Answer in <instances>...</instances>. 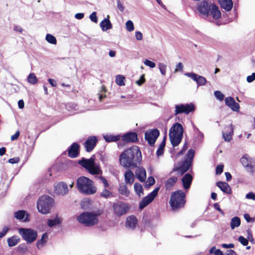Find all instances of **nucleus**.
<instances>
[{
	"instance_id": "nucleus-1",
	"label": "nucleus",
	"mask_w": 255,
	"mask_h": 255,
	"mask_svg": "<svg viewBox=\"0 0 255 255\" xmlns=\"http://www.w3.org/2000/svg\"><path fill=\"white\" fill-rule=\"evenodd\" d=\"M122 166L126 168L135 167L141 160V153L136 146H133L125 150L119 157Z\"/></svg>"
},
{
	"instance_id": "nucleus-2",
	"label": "nucleus",
	"mask_w": 255,
	"mask_h": 255,
	"mask_svg": "<svg viewBox=\"0 0 255 255\" xmlns=\"http://www.w3.org/2000/svg\"><path fill=\"white\" fill-rule=\"evenodd\" d=\"M197 9L201 14L206 17L209 14L212 15L215 19H218L221 16V13L218 7L206 0H203L200 2L197 5Z\"/></svg>"
},
{
	"instance_id": "nucleus-3",
	"label": "nucleus",
	"mask_w": 255,
	"mask_h": 255,
	"mask_svg": "<svg viewBox=\"0 0 255 255\" xmlns=\"http://www.w3.org/2000/svg\"><path fill=\"white\" fill-rule=\"evenodd\" d=\"M76 185L78 190L86 195H93L97 190L94 182L85 176H81L77 179Z\"/></svg>"
},
{
	"instance_id": "nucleus-4",
	"label": "nucleus",
	"mask_w": 255,
	"mask_h": 255,
	"mask_svg": "<svg viewBox=\"0 0 255 255\" xmlns=\"http://www.w3.org/2000/svg\"><path fill=\"white\" fill-rule=\"evenodd\" d=\"M183 134L182 126L178 123L174 124L169 130V138L170 142L173 146L178 145L181 142Z\"/></svg>"
},
{
	"instance_id": "nucleus-5",
	"label": "nucleus",
	"mask_w": 255,
	"mask_h": 255,
	"mask_svg": "<svg viewBox=\"0 0 255 255\" xmlns=\"http://www.w3.org/2000/svg\"><path fill=\"white\" fill-rule=\"evenodd\" d=\"M79 164L85 168L92 175H101L102 170L99 165L95 162V158L91 157L89 159L82 158L78 162Z\"/></svg>"
},
{
	"instance_id": "nucleus-6",
	"label": "nucleus",
	"mask_w": 255,
	"mask_h": 255,
	"mask_svg": "<svg viewBox=\"0 0 255 255\" xmlns=\"http://www.w3.org/2000/svg\"><path fill=\"white\" fill-rule=\"evenodd\" d=\"M185 203V195L182 190L173 193L171 195L170 204L172 210H175L183 207Z\"/></svg>"
},
{
	"instance_id": "nucleus-7",
	"label": "nucleus",
	"mask_w": 255,
	"mask_h": 255,
	"mask_svg": "<svg viewBox=\"0 0 255 255\" xmlns=\"http://www.w3.org/2000/svg\"><path fill=\"white\" fill-rule=\"evenodd\" d=\"M53 199L48 195L40 197L37 203L38 211L43 214L48 213L53 206Z\"/></svg>"
},
{
	"instance_id": "nucleus-8",
	"label": "nucleus",
	"mask_w": 255,
	"mask_h": 255,
	"mask_svg": "<svg viewBox=\"0 0 255 255\" xmlns=\"http://www.w3.org/2000/svg\"><path fill=\"white\" fill-rule=\"evenodd\" d=\"M77 220L88 227L92 226L98 222L97 215L93 213H83L77 217Z\"/></svg>"
},
{
	"instance_id": "nucleus-9",
	"label": "nucleus",
	"mask_w": 255,
	"mask_h": 255,
	"mask_svg": "<svg viewBox=\"0 0 255 255\" xmlns=\"http://www.w3.org/2000/svg\"><path fill=\"white\" fill-rule=\"evenodd\" d=\"M18 233L28 244L33 242L37 236V232L31 229L19 228Z\"/></svg>"
},
{
	"instance_id": "nucleus-10",
	"label": "nucleus",
	"mask_w": 255,
	"mask_h": 255,
	"mask_svg": "<svg viewBox=\"0 0 255 255\" xmlns=\"http://www.w3.org/2000/svg\"><path fill=\"white\" fill-rule=\"evenodd\" d=\"M194 154V150L193 149H190L188 150V153L186 155L185 160L183 162L181 165L178 168L179 172L183 174L189 169L191 165Z\"/></svg>"
},
{
	"instance_id": "nucleus-11",
	"label": "nucleus",
	"mask_w": 255,
	"mask_h": 255,
	"mask_svg": "<svg viewBox=\"0 0 255 255\" xmlns=\"http://www.w3.org/2000/svg\"><path fill=\"white\" fill-rule=\"evenodd\" d=\"M241 162L246 170L253 174L255 171V161L249 156L246 155L241 159Z\"/></svg>"
},
{
	"instance_id": "nucleus-12",
	"label": "nucleus",
	"mask_w": 255,
	"mask_h": 255,
	"mask_svg": "<svg viewBox=\"0 0 255 255\" xmlns=\"http://www.w3.org/2000/svg\"><path fill=\"white\" fill-rule=\"evenodd\" d=\"M174 115L181 114H188L195 110L194 105L192 104H179L175 106Z\"/></svg>"
},
{
	"instance_id": "nucleus-13",
	"label": "nucleus",
	"mask_w": 255,
	"mask_h": 255,
	"mask_svg": "<svg viewBox=\"0 0 255 255\" xmlns=\"http://www.w3.org/2000/svg\"><path fill=\"white\" fill-rule=\"evenodd\" d=\"M159 135L157 129H152L146 131L145 133V139L151 146L154 145L155 141Z\"/></svg>"
},
{
	"instance_id": "nucleus-14",
	"label": "nucleus",
	"mask_w": 255,
	"mask_h": 255,
	"mask_svg": "<svg viewBox=\"0 0 255 255\" xmlns=\"http://www.w3.org/2000/svg\"><path fill=\"white\" fill-rule=\"evenodd\" d=\"M159 187H156L154 190L145 197L140 202L139 204V209H142L145 207L148 204L151 202L155 197L157 196L159 191Z\"/></svg>"
},
{
	"instance_id": "nucleus-15",
	"label": "nucleus",
	"mask_w": 255,
	"mask_h": 255,
	"mask_svg": "<svg viewBox=\"0 0 255 255\" xmlns=\"http://www.w3.org/2000/svg\"><path fill=\"white\" fill-rule=\"evenodd\" d=\"M113 209L118 216H121L128 212L129 207L127 204L119 202L113 204Z\"/></svg>"
},
{
	"instance_id": "nucleus-16",
	"label": "nucleus",
	"mask_w": 255,
	"mask_h": 255,
	"mask_svg": "<svg viewBox=\"0 0 255 255\" xmlns=\"http://www.w3.org/2000/svg\"><path fill=\"white\" fill-rule=\"evenodd\" d=\"M68 191L67 185L64 182H59L54 186V193L57 195L64 196Z\"/></svg>"
},
{
	"instance_id": "nucleus-17",
	"label": "nucleus",
	"mask_w": 255,
	"mask_h": 255,
	"mask_svg": "<svg viewBox=\"0 0 255 255\" xmlns=\"http://www.w3.org/2000/svg\"><path fill=\"white\" fill-rule=\"evenodd\" d=\"M184 75L195 81L198 86L205 85L206 83V80L204 77L195 73H186Z\"/></svg>"
},
{
	"instance_id": "nucleus-18",
	"label": "nucleus",
	"mask_w": 255,
	"mask_h": 255,
	"mask_svg": "<svg viewBox=\"0 0 255 255\" xmlns=\"http://www.w3.org/2000/svg\"><path fill=\"white\" fill-rule=\"evenodd\" d=\"M97 138L96 136H90L87 138L84 145L86 150L88 152L91 151L96 145Z\"/></svg>"
},
{
	"instance_id": "nucleus-19",
	"label": "nucleus",
	"mask_w": 255,
	"mask_h": 255,
	"mask_svg": "<svg viewBox=\"0 0 255 255\" xmlns=\"http://www.w3.org/2000/svg\"><path fill=\"white\" fill-rule=\"evenodd\" d=\"M225 103L234 111H238L240 109L239 104L236 103L234 99L231 97H227L225 100Z\"/></svg>"
},
{
	"instance_id": "nucleus-20",
	"label": "nucleus",
	"mask_w": 255,
	"mask_h": 255,
	"mask_svg": "<svg viewBox=\"0 0 255 255\" xmlns=\"http://www.w3.org/2000/svg\"><path fill=\"white\" fill-rule=\"evenodd\" d=\"M122 140L126 142H134L137 140V135L135 132H129L122 136Z\"/></svg>"
},
{
	"instance_id": "nucleus-21",
	"label": "nucleus",
	"mask_w": 255,
	"mask_h": 255,
	"mask_svg": "<svg viewBox=\"0 0 255 255\" xmlns=\"http://www.w3.org/2000/svg\"><path fill=\"white\" fill-rule=\"evenodd\" d=\"M225 130L226 132L224 131L222 132L223 137L225 141H229L231 139L233 134V126L231 124L230 125L226 127L225 128Z\"/></svg>"
},
{
	"instance_id": "nucleus-22",
	"label": "nucleus",
	"mask_w": 255,
	"mask_h": 255,
	"mask_svg": "<svg viewBox=\"0 0 255 255\" xmlns=\"http://www.w3.org/2000/svg\"><path fill=\"white\" fill-rule=\"evenodd\" d=\"M79 145L76 142L73 143L68 149V155L71 158L77 157L79 154Z\"/></svg>"
},
{
	"instance_id": "nucleus-23",
	"label": "nucleus",
	"mask_w": 255,
	"mask_h": 255,
	"mask_svg": "<svg viewBox=\"0 0 255 255\" xmlns=\"http://www.w3.org/2000/svg\"><path fill=\"white\" fill-rule=\"evenodd\" d=\"M135 173L137 178L140 182H144L146 177V170L142 167H138L136 168Z\"/></svg>"
},
{
	"instance_id": "nucleus-24",
	"label": "nucleus",
	"mask_w": 255,
	"mask_h": 255,
	"mask_svg": "<svg viewBox=\"0 0 255 255\" xmlns=\"http://www.w3.org/2000/svg\"><path fill=\"white\" fill-rule=\"evenodd\" d=\"M216 185L224 193L227 194H231L232 193L231 188L227 182L219 181L217 182Z\"/></svg>"
},
{
	"instance_id": "nucleus-25",
	"label": "nucleus",
	"mask_w": 255,
	"mask_h": 255,
	"mask_svg": "<svg viewBox=\"0 0 255 255\" xmlns=\"http://www.w3.org/2000/svg\"><path fill=\"white\" fill-rule=\"evenodd\" d=\"M100 25L103 31L112 28L113 26L109 20V15H108L107 18H105L101 22Z\"/></svg>"
},
{
	"instance_id": "nucleus-26",
	"label": "nucleus",
	"mask_w": 255,
	"mask_h": 255,
	"mask_svg": "<svg viewBox=\"0 0 255 255\" xmlns=\"http://www.w3.org/2000/svg\"><path fill=\"white\" fill-rule=\"evenodd\" d=\"M192 181V176L189 173H187L183 177L182 181L183 185L185 189H188L191 185Z\"/></svg>"
},
{
	"instance_id": "nucleus-27",
	"label": "nucleus",
	"mask_w": 255,
	"mask_h": 255,
	"mask_svg": "<svg viewBox=\"0 0 255 255\" xmlns=\"http://www.w3.org/2000/svg\"><path fill=\"white\" fill-rule=\"evenodd\" d=\"M124 177L126 183L130 185L133 183L135 179L134 175L130 170H128L125 172Z\"/></svg>"
},
{
	"instance_id": "nucleus-28",
	"label": "nucleus",
	"mask_w": 255,
	"mask_h": 255,
	"mask_svg": "<svg viewBox=\"0 0 255 255\" xmlns=\"http://www.w3.org/2000/svg\"><path fill=\"white\" fill-rule=\"evenodd\" d=\"M137 220L134 216H129L127 218L126 226L131 229H134L137 225Z\"/></svg>"
},
{
	"instance_id": "nucleus-29",
	"label": "nucleus",
	"mask_w": 255,
	"mask_h": 255,
	"mask_svg": "<svg viewBox=\"0 0 255 255\" xmlns=\"http://www.w3.org/2000/svg\"><path fill=\"white\" fill-rule=\"evenodd\" d=\"M14 217L17 220L22 221H27L28 214L24 210H19L14 213Z\"/></svg>"
},
{
	"instance_id": "nucleus-30",
	"label": "nucleus",
	"mask_w": 255,
	"mask_h": 255,
	"mask_svg": "<svg viewBox=\"0 0 255 255\" xmlns=\"http://www.w3.org/2000/svg\"><path fill=\"white\" fill-rule=\"evenodd\" d=\"M221 7L227 11H230L233 7L232 0H218Z\"/></svg>"
},
{
	"instance_id": "nucleus-31",
	"label": "nucleus",
	"mask_w": 255,
	"mask_h": 255,
	"mask_svg": "<svg viewBox=\"0 0 255 255\" xmlns=\"http://www.w3.org/2000/svg\"><path fill=\"white\" fill-rule=\"evenodd\" d=\"M62 222V219L61 217L56 215L53 219H49L47 221V225L48 227L52 228L54 226L59 225Z\"/></svg>"
},
{
	"instance_id": "nucleus-32",
	"label": "nucleus",
	"mask_w": 255,
	"mask_h": 255,
	"mask_svg": "<svg viewBox=\"0 0 255 255\" xmlns=\"http://www.w3.org/2000/svg\"><path fill=\"white\" fill-rule=\"evenodd\" d=\"M48 238V235L47 233L43 234L40 240H39L37 243L36 246L38 249L42 248L46 243Z\"/></svg>"
},
{
	"instance_id": "nucleus-33",
	"label": "nucleus",
	"mask_w": 255,
	"mask_h": 255,
	"mask_svg": "<svg viewBox=\"0 0 255 255\" xmlns=\"http://www.w3.org/2000/svg\"><path fill=\"white\" fill-rule=\"evenodd\" d=\"M177 181V177H173L168 179L165 182V187L167 190H170Z\"/></svg>"
},
{
	"instance_id": "nucleus-34",
	"label": "nucleus",
	"mask_w": 255,
	"mask_h": 255,
	"mask_svg": "<svg viewBox=\"0 0 255 255\" xmlns=\"http://www.w3.org/2000/svg\"><path fill=\"white\" fill-rule=\"evenodd\" d=\"M8 245L10 247L16 246L20 241V238L16 236H13L7 239Z\"/></svg>"
},
{
	"instance_id": "nucleus-35",
	"label": "nucleus",
	"mask_w": 255,
	"mask_h": 255,
	"mask_svg": "<svg viewBox=\"0 0 255 255\" xmlns=\"http://www.w3.org/2000/svg\"><path fill=\"white\" fill-rule=\"evenodd\" d=\"M241 225V220L238 217H234L231 219L230 226L232 230L238 227Z\"/></svg>"
},
{
	"instance_id": "nucleus-36",
	"label": "nucleus",
	"mask_w": 255,
	"mask_h": 255,
	"mask_svg": "<svg viewBox=\"0 0 255 255\" xmlns=\"http://www.w3.org/2000/svg\"><path fill=\"white\" fill-rule=\"evenodd\" d=\"M119 192L121 194L128 197L129 194V191L127 186L124 184H121L119 186Z\"/></svg>"
},
{
	"instance_id": "nucleus-37",
	"label": "nucleus",
	"mask_w": 255,
	"mask_h": 255,
	"mask_svg": "<svg viewBox=\"0 0 255 255\" xmlns=\"http://www.w3.org/2000/svg\"><path fill=\"white\" fill-rule=\"evenodd\" d=\"M104 138L107 142L116 141L120 139V135H105Z\"/></svg>"
},
{
	"instance_id": "nucleus-38",
	"label": "nucleus",
	"mask_w": 255,
	"mask_h": 255,
	"mask_svg": "<svg viewBox=\"0 0 255 255\" xmlns=\"http://www.w3.org/2000/svg\"><path fill=\"white\" fill-rule=\"evenodd\" d=\"M108 188H104L100 193L101 197L107 199L112 196V193L108 189Z\"/></svg>"
},
{
	"instance_id": "nucleus-39",
	"label": "nucleus",
	"mask_w": 255,
	"mask_h": 255,
	"mask_svg": "<svg viewBox=\"0 0 255 255\" xmlns=\"http://www.w3.org/2000/svg\"><path fill=\"white\" fill-rule=\"evenodd\" d=\"M165 146V137H164L163 140L160 144L159 147L156 151L158 156L161 155L163 153L164 148Z\"/></svg>"
},
{
	"instance_id": "nucleus-40",
	"label": "nucleus",
	"mask_w": 255,
	"mask_h": 255,
	"mask_svg": "<svg viewBox=\"0 0 255 255\" xmlns=\"http://www.w3.org/2000/svg\"><path fill=\"white\" fill-rule=\"evenodd\" d=\"M46 40L51 44L55 45L57 43L56 38L51 34H47L45 37Z\"/></svg>"
},
{
	"instance_id": "nucleus-41",
	"label": "nucleus",
	"mask_w": 255,
	"mask_h": 255,
	"mask_svg": "<svg viewBox=\"0 0 255 255\" xmlns=\"http://www.w3.org/2000/svg\"><path fill=\"white\" fill-rule=\"evenodd\" d=\"M37 78L34 73H30L27 77V81L31 84L34 85L37 82Z\"/></svg>"
},
{
	"instance_id": "nucleus-42",
	"label": "nucleus",
	"mask_w": 255,
	"mask_h": 255,
	"mask_svg": "<svg viewBox=\"0 0 255 255\" xmlns=\"http://www.w3.org/2000/svg\"><path fill=\"white\" fill-rule=\"evenodd\" d=\"M125 79V78L124 76L118 75L116 77V82L118 85L120 86H124L125 85L124 82Z\"/></svg>"
},
{
	"instance_id": "nucleus-43",
	"label": "nucleus",
	"mask_w": 255,
	"mask_h": 255,
	"mask_svg": "<svg viewBox=\"0 0 255 255\" xmlns=\"http://www.w3.org/2000/svg\"><path fill=\"white\" fill-rule=\"evenodd\" d=\"M134 189L135 192L139 196L143 194L142 187L140 184L135 183L134 185Z\"/></svg>"
},
{
	"instance_id": "nucleus-44",
	"label": "nucleus",
	"mask_w": 255,
	"mask_h": 255,
	"mask_svg": "<svg viewBox=\"0 0 255 255\" xmlns=\"http://www.w3.org/2000/svg\"><path fill=\"white\" fill-rule=\"evenodd\" d=\"M158 66L161 74L163 76H165L166 73V65L162 63H159L158 64Z\"/></svg>"
},
{
	"instance_id": "nucleus-45",
	"label": "nucleus",
	"mask_w": 255,
	"mask_h": 255,
	"mask_svg": "<svg viewBox=\"0 0 255 255\" xmlns=\"http://www.w3.org/2000/svg\"><path fill=\"white\" fill-rule=\"evenodd\" d=\"M126 27L127 30L130 32L134 30V25L132 21L130 20H128L126 23Z\"/></svg>"
},
{
	"instance_id": "nucleus-46",
	"label": "nucleus",
	"mask_w": 255,
	"mask_h": 255,
	"mask_svg": "<svg viewBox=\"0 0 255 255\" xmlns=\"http://www.w3.org/2000/svg\"><path fill=\"white\" fill-rule=\"evenodd\" d=\"M155 183V179L152 176H150L148 178L146 183L145 186L147 188L150 187L153 185Z\"/></svg>"
},
{
	"instance_id": "nucleus-47",
	"label": "nucleus",
	"mask_w": 255,
	"mask_h": 255,
	"mask_svg": "<svg viewBox=\"0 0 255 255\" xmlns=\"http://www.w3.org/2000/svg\"><path fill=\"white\" fill-rule=\"evenodd\" d=\"M195 130L197 132V135L196 136V140L199 142L202 141L204 138L203 134L197 128H195Z\"/></svg>"
},
{
	"instance_id": "nucleus-48",
	"label": "nucleus",
	"mask_w": 255,
	"mask_h": 255,
	"mask_svg": "<svg viewBox=\"0 0 255 255\" xmlns=\"http://www.w3.org/2000/svg\"><path fill=\"white\" fill-rule=\"evenodd\" d=\"M215 97L220 101H223L224 98V95L219 91H216L214 92Z\"/></svg>"
},
{
	"instance_id": "nucleus-49",
	"label": "nucleus",
	"mask_w": 255,
	"mask_h": 255,
	"mask_svg": "<svg viewBox=\"0 0 255 255\" xmlns=\"http://www.w3.org/2000/svg\"><path fill=\"white\" fill-rule=\"evenodd\" d=\"M144 65H145L147 66H148L151 68H154L155 67V64L148 59H145L143 62Z\"/></svg>"
},
{
	"instance_id": "nucleus-50",
	"label": "nucleus",
	"mask_w": 255,
	"mask_h": 255,
	"mask_svg": "<svg viewBox=\"0 0 255 255\" xmlns=\"http://www.w3.org/2000/svg\"><path fill=\"white\" fill-rule=\"evenodd\" d=\"M98 178L101 180L102 182L103 183V185H104V188H109V184L108 182V181L107 180V179L102 176H100L99 177H98Z\"/></svg>"
},
{
	"instance_id": "nucleus-51",
	"label": "nucleus",
	"mask_w": 255,
	"mask_h": 255,
	"mask_svg": "<svg viewBox=\"0 0 255 255\" xmlns=\"http://www.w3.org/2000/svg\"><path fill=\"white\" fill-rule=\"evenodd\" d=\"M238 241L240 242L243 246H247L248 244L249 241L248 240L245 238L243 236H240L238 238Z\"/></svg>"
},
{
	"instance_id": "nucleus-52",
	"label": "nucleus",
	"mask_w": 255,
	"mask_h": 255,
	"mask_svg": "<svg viewBox=\"0 0 255 255\" xmlns=\"http://www.w3.org/2000/svg\"><path fill=\"white\" fill-rule=\"evenodd\" d=\"M90 19L92 21L95 23H97L98 18L97 16V13L95 11L93 12L90 15Z\"/></svg>"
},
{
	"instance_id": "nucleus-53",
	"label": "nucleus",
	"mask_w": 255,
	"mask_h": 255,
	"mask_svg": "<svg viewBox=\"0 0 255 255\" xmlns=\"http://www.w3.org/2000/svg\"><path fill=\"white\" fill-rule=\"evenodd\" d=\"M246 198L255 201V193L250 192L246 194Z\"/></svg>"
},
{
	"instance_id": "nucleus-54",
	"label": "nucleus",
	"mask_w": 255,
	"mask_h": 255,
	"mask_svg": "<svg viewBox=\"0 0 255 255\" xmlns=\"http://www.w3.org/2000/svg\"><path fill=\"white\" fill-rule=\"evenodd\" d=\"M223 168H224L223 165L221 164V165H218L216 169V174H217V175L221 174L223 171Z\"/></svg>"
},
{
	"instance_id": "nucleus-55",
	"label": "nucleus",
	"mask_w": 255,
	"mask_h": 255,
	"mask_svg": "<svg viewBox=\"0 0 255 255\" xmlns=\"http://www.w3.org/2000/svg\"><path fill=\"white\" fill-rule=\"evenodd\" d=\"M9 229L7 227H4L2 231L0 232V238L4 237L8 232Z\"/></svg>"
},
{
	"instance_id": "nucleus-56",
	"label": "nucleus",
	"mask_w": 255,
	"mask_h": 255,
	"mask_svg": "<svg viewBox=\"0 0 255 255\" xmlns=\"http://www.w3.org/2000/svg\"><path fill=\"white\" fill-rule=\"evenodd\" d=\"M145 82V78H144V75H142L140 76L139 79L137 81H136V83L138 86H141L143 83H144Z\"/></svg>"
},
{
	"instance_id": "nucleus-57",
	"label": "nucleus",
	"mask_w": 255,
	"mask_h": 255,
	"mask_svg": "<svg viewBox=\"0 0 255 255\" xmlns=\"http://www.w3.org/2000/svg\"><path fill=\"white\" fill-rule=\"evenodd\" d=\"M255 80V73H252L250 76H248L247 78V81L249 83H251Z\"/></svg>"
},
{
	"instance_id": "nucleus-58",
	"label": "nucleus",
	"mask_w": 255,
	"mask_h": 255,
	"mask_svg": "<svg viewBox=\"0 0 255 255\" xmlns=\"http://www.w3.org/2000/svg\"><path fill=\"white\" fill-rule=\"evenodd\" d=\"M117 7L121 11H123L125 9V7L121 3L120 0H118L117 1Z\"/></svg>"
},
{
	"instance_id": "nucleus-59",
	"label": "nucleus",
	"mask_w": 255,
	"mask_h": 255,
	"mask_svg": "<svg viewBox=\"0 0 255 255\" xmlns=\"http://www.w3.org/2000/svg\"><path fill=\"white\" fill-rule=\"evenodd\" d=\"M214 207L215 209H216L217 210H218V211H219L222 214V215L224 216L225 215L224 212L220 208V205L218 203H215L214 205Z\"/></svg>"
},
{
	"instance_id": "nucleus-60",
	"label": "nucleus",
	"mask_w": 255,
	"mask_h": 255,
	"mask_svg": "<svg viewBox=\"0 0 255 255\" xmlns=\"http://www.w3.org/2000/svg\"><path fill=\"white\" fill-rule=\"evenodd\" d=\"M19 161V158L17 157L10 158L8 160V162L11 164L17 163Z\"/></svg>"
},
{
	"instance_id": "nucleus-61",
	"label": "nucleus",
	"mask_w": 255,
	"mask_h": 255,
	"mask_svg": "<svg viewBox=\"0 0 255 255\" xmlns=\"http://www.w3.org/2000/svg\"><path fill=\"white\" fill-rule=\"evenodd\" d=\"M135 36L137 40H141L142 39V34L139 31H136Z\"/></svg>"
},
{
	"instance_id": "nucleus-62",
	"label": "nucleus",
	"mask_w": 255,
	"mask_h": 255,
	"mask_svg": "<svg viewBox=\"0 0 255 255\" xmlns=\"http://www.w3.org/2000/svg\"><path fill=\"white\" fill-rule=\"evenodd\" d=\"M247 235H248V239L250 241H253V238L252 236V232L251 229H248L247 231Z\"/></svg>"
},
{
	"instance_id": "nucleus-63",
	"label": "nucleus",
	"mask_w": 255,
	"mask_h": 255,
	"mask_svg": "<svg viewBox=\"0 0 255 255\" xmlns=\"http://www.w3.org/2000/svg\"><path fill=\"white\" fill-rule=\"evenodd\" d=\"M183 68V66L181 62L178 63L176 65V68L175 69V72H177L178 70H181H181H182Z\"/></svg>"
},
{
	"instance_id": "nucleus-64",
	"label": "nucleus",
	"mask_w": 255,
	"mask_h": 255,
	"mask_svg": "<svg viewBox=\"0 0 255 255\" xmlns=\"http://www.w3.org/2000/svg\"><path fill=\"white\" fill-rule=\"evenodd\" d=\"M84 16L83 13H77L75 15V17L77 19H82Z\"/></svg>"
}]
</instances>
